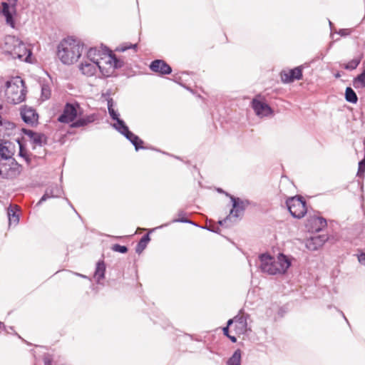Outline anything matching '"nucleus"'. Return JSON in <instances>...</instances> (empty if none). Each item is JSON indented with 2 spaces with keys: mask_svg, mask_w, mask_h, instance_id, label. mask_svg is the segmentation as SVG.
Listing matches in <instances>:
<instances>
[{
  "mask_svg": "<svg viewBox=\"0 0 365 365\" xmlns=\"http://www.w3.org/2000/svg\"><path fill=\"white\" fill-rule=\"evenodd\" d=\"M343 317H344V319L348 322L346 317L344 314H343Z\"/></svg>",
  "mask_w": 365,
  "mask_h": 365,
  "instance_id": "5fc2aeb1",
  "label": "nucleus"
},
{
  "mask_svg": "<svg viewBox=\"0 0 365 365\" xmlns=\"http://www.w3.org/2000/svg\"><path fill=\"white\" fill-rule=\"evenodd\" d=\"M252 108L256 115L259 116H267L272 113V109L267 103H262L257 99L252 100Z\"/></svg>",
  "mask_w": 365,
  "mask_h": 365,
  "instance_id": "6ab92c4d",
  "label": "nucleus"
},
{
  "mask_svg": "<svg viewBox=\"0 0 365 365\" xmlns=\"http://www.w3.org/2000/svg\"><path fill=\"white\" fill-rule=\"evenodd\" d=\"M327 240L328 237L325 235L313 236L307 240L306 247L308 250L314 251L322 247Z\"/></svg>",
  "mask_w": 365,
  "mask_h": 365,
  "instance_id": "f3484780",
  "label": "nucleus"
},
{
  "mask_svg": "<svg viewBox=\"0 0 365 365\" xmlns=\"http://www.w3.org/2000/svg\"><path fill=\"white\" fill-rule=\"evenodd\" d=\"M123 135L134 145L137 151L139 149H144L143 146V141L131 131L129 130L126 133H124Z\"/></svg>",
  "mask_w": 365,
  "mask_h": 365,
  "instance_id": "b1692460",
  "label": "nucleus"
},
{
  "mask_svg": "<svg viewBox=\"0 0 365 365\" xmlns=\"http://www.w3.org/2000/svg\"><path fill=\"white\" fill-rule=\"evenodd\" d=\"M15 153V145L10 141L4 140L0 143V157L4 160L13 158Z\"/></svg>",
  "mask_w": 365,
  "mask_h": 365,
  "instance_id": "dca6fc26",
  "label": "nucleus"
},
{
  "mask_svg": "<svg viewBox=\"0 0 365 365\" xmlns=\"http://www.w3.org/2000/svg\"><path fill=\"white\" fill-rule=\"evenodd\" d=\"M79 276L82 277H86V276L83 275V274H79Z\"/></svg>",
  "mask_w": 365,
  "mask_h": 365,
  "instance_id": "6e6d98bb",
  "label": "nucleus"
},
{
  "mask_svg": "<svg viewBox=\"0 0 365 365\" xmlns=\"http://www.w3.org/2000/svg\"><path fill=\"white\" fill-rule=\"evenodd\" d=\"M178 215L180 217V218L178 219H175L173 220V222H185V223H192L190 220L187 219V218H185L183 217L182 216L185 215V213L184 212L182 211H180L178 212Z\"/></svg>",
  "mask_w": 365,
  "mask_h": 365,
  "instance_id": "a19ab883",
  "label": "nucleus"
},
{
  "mask_svg": "<svg viewBox=\"0 0 365 365\" xmlns=\"http://www.w3.org/2000/svg\"><path fill=\"white\" fill-rule=\"evenodd\" d=\"M106 264L103 260L98 261L96 264V271L94 273V278L97 282L99 283L101 279L105 277Z\"/></svg>",
  "mask_w": 365,
  "mask_h": 365,
  "instance_id": "a878e982",
  "label": "nucleus"
},
{
  "mask_svg": "<svg viewBox=\"0 0 365 365\" xmlns=\"http://www.w3.org/2000/svg\"><path fill=\"white\" fill-rule=\"evenodd\" d=\"M150 69L161 75L170 74L172 72L171 67L163 60L157 59L151 62Z\"/></svg>",
  "mask_w": 365,
  "mask_h": 365,
  "instance_id": "f8f14e48",
  "label": "nucleus"
},
{
  "mask_svg": "<svg viewBox=\"0 0 365 365\" xmlns=\"http://www.w3.org/2000/svg\"><path fill=\"white\" fill-rule=\"evenodd\" d=\"M83 49V43L72 37H68L58 44L57 56L63 63L70 65L78 61Z\"/></svg>",
  "mask_w": 365,
  "mask_h": 365,
  "instance_id": "f03ea898",
  "label": "nucleus"
},
{
  "mask_svg": "<svg viewBox=\"0 0 365 365\" xmlns=\"http://www.w3.org/2000/svg\"><path fill=\"white\" fill-rule=\"evenodd\" d=\"M5 91L7 101L12 104L23 102L27 93L24 81L20 77H16L6 83Z\"/></svg>",
  "mask_w": 365,
  "mask_h": 365,
  "instance_id": "7ed1b4c3",
  "label": "nucleus"
},
{
  "mask_svg": "<svg viewBox=\"0 0 365 365\" xmlns=\"http://www.w3.org/2000/svg\"><path fill=\"white\" fill-rule=\"evenodd\" d=\"M150 240V239L149 235H144L140 239V240L138 242L135 247V252L138 254H140L145 249Z\"/></svg>",
  "mask_w": 365,
  "mask_h": 365,
  "instance_id": "bb28decb",
  "label": "nucleus"
},
{
  "mask_svg": "<svg viewBox=\"0 0 365 365\" xmlns=\"http://www.w3.org/2000/svg\"><path fill=\"white\" fill-rule=\"evenodd\" d=\"M250 315L248 314L240 313L235 317V331L239 334H245L247 330V319Z\"/></svg>",
  "mask_w": 365,
  "mask_h": 365,
  "instance_id": "9b49d317",
  "label": "nucleus"
},
{
  "mask_svg": "<svg viewBox=\"0 0 365 365\" xmlns=\"http://www.w3.org/2000/svg\"><path fill=\"white\" fill-rule=\"evenodd\" d=\"M346 100L352 103H356L358 101L357 96L355 91L350 87H347L345 91Z\"/></svg>",
  "mask_w": 365,
  "mask_h": 365,
  "instance_id": "2f4dec72",
  "label": "nucleus"
},
{
  "mask_svg": "<svg viewBox=\"0 0 365 365\" xmlns=\"http://www.w3.org/2000/svg\"><path fill=\"white\" fill-rule=\"evenodd\" d=\"M102 55H105V53L96 48H91L87 52V61L95 63L96 61H102L103 63L106 56L103 57Z\"/></svg>",
  "mask_w": 365,
  "mask_h": 365,
  "instance_id": "5701e85b",
  "label": "nucleus"
},
{
  "mask_svg": "<svg viewBox=\"0 0 365 365\" xmlns=\"http://www.w3.org/2000/svg\"><path fill=\"white\" fill-rule=\"evenodd\" d=\"M233 322H235V318H234V319H229V320L227 321V327L229 328V327H230L232 324H233Z\"/></svg>",
  "mask_w": 365,
  "mask_h": 365,
  "instance_id": "de8ad7c7",
  "label": "nucleus"
},
{
  "mask_svg": "<svg viewBox=\"0 0 365 365\" xmlns=\"http://www.w3.org/2000/svg\"><path fill=\"white\" fill-rule=\"evenodd\" d=\"M31 53L27 46L22 41H20L19 45L16 47L11 56L14 58H19L28 62Z\"/></svg>",
  "mask_w": 365,
  "mask_h": 365,
  "instance_id": "9d476101",
  "label": "nucleus"
},
{
  "mask_svg": "<svg viewBox=\"0 0 365 365\" xmlns=\"http://www.w3.org/2000/svg\"><path fill=\"white\" fill-rule=\"evenodd\" d=\"M7 214L9 225H11L12 223H14V225H17L19 221V217L11 207L8 208Z\"/></svg>",
  "mask_w": 365,
  "mask_h": 365,
  "instance_id": "72a5a7b5",
  "label": "nucleus"
},
{
  "mask_svg": "<svg viewBox=\"0 0 365 365\" xmlns=\"http://www.w3.org/2000/svg\"><path fill=\"white\" fill-rule=\"evenodd\" d=\"M47 140L48 138L46 135L41 133H36L31 142L35 145L42 146L47 143Z\"/></svg>",
  "mask_w": 365,
  "mask_h": 365,
  "instance_id": "7c9ffc66",
  "label": "nucleus"
},
{
  "mask_svg": "<svg viewBox=\"0 0 365 365\" xmlns=\"http://www.w3.org/2000/svg\"><path fill=\"white\" fill-rule=\"evenodd\" d=\"M0 175H1L3 178H6V173H4V171L1 169H0Z\"/></svg>",
  "mask_w": 365,
  "mask_h": 365,
  "instance_id": "09e8293b",
  "label": "nucleus"
},
{
  "mask_svg": "<svg viewBox=\"0 0 365 365\" xmlns=\"http://www.w3.org/2000/svg\"><path fill=\"white\" fill-rule=\"evenodd\" d=\"M20 39L14 36H6L1 43L2 50L10 55L14 52L16 47L19 45Z\"/></svg>",
  "mask_w": 365,
  "mask_h": 365,
  "instance_id": "2eb2a0df",
  "label": "nucleus"
},
{
  "mask_svg": "<svg viewBox=\"0 0 365 365\" xmlns=\"http://www.w3.org/2000/svg\"><path fill=\"white\" fill-rule=\"evenodd\" d=\"M19 146V155L22 158H24L28 163L29 162V158L28 155L26 154L24 147L23 144L21 143L20 139L16 140Z\"/></svg>",
  "mask_w": 365,
  "mask_h": 365,
  "instance_id": "e433bc0d",
  "label": "nucleus"
},
{
  "mask_svg": "<svg viewBox=\"0 0 365 365\" xmlns=\"http://www.w3.org/2000/svg\"><path fill=\"white\" fill-rule=\"evenodd\" d=\"M358 259H359V262L365 264V253H361L359 256Z\"/></svg>",
  "mask_w": 365,
  "mask_h": 365,
  "instance_id": "a18cd8bd",
  "label": "nucleus"
},
{
  "mask_svg": "<svg viewBox=\"0 0 365 365\" xmlns=\"http://www.w3.org/2000/svg\"><path fill=\"white\" fill-rule=\"evenodd\" d=\"M286 205L290 214L295 218L300 219L307 213L306 202L302 197H290L287 200Z\"/></svg>",
  "mask_w": 365,
  "mask_h": 365,
  "instance_id": "423d86ee",
  "label": "nucleus"
},
{
  "mask_svg": "<svg viewBox=\"0 0 365 365\" xmlns=\"http://www.w3.org/2000/svg\"><path fill=\"white\" fill-rule=\"evenodd\" d=\"M111 249L114 252H118L123 254L128 252V247L126 246L120 245L119 244L113 245Z\"/></svg>",
  "mask_w": 365,
  "mask_h": 365,
  "instance_id": "58836bf2",
  "label": "nucleus"
},
{
  "mask_svg": "<svg viewBox=\"0 0 365 365\" xmlns=\"http://www.w3.org/2000/svg\"><path fill=\"white\" fill-rule=\"evenodd\" d=\"M223 334L227 336L232 342L237 341V338L235 336L230 335L229 328L227 327L223 328Z\"/></svg>",
  "mask_w": 365,
  "mask_h": 365,
  "instance_id": "37998d69",
  "label": "nucleus"
},
{
  "mask_svg": "<svg viewBox=\"0 0 365 365\" xmlns=\"http://www.w3.org/2000/svg\"><path fill=\"white\" fill-rule=\"evenodd\" d=\"M11 160V165L9 169L6 168V178H15L21 172V165H19L14 158L10 159Z\"/></svg>",
  "mask_w": 365,
  "mask_h": 365,
  "instance_id": "4be33fe9",
  "label": "nucleus"
},
{
  "mask_svg": "<svg viewBox=\"0 0 365 365\" xmlns=\"http://www.w3.org/2000/svg\"><path fill=\"white\" fill-rule=\"evenodd\" d=\"M79 109L80 106L78 103H67L62 114L58 117V120L64 123L73 122L77 117Z\"/></svg>",
  "mask_w": 365,
  "mask_h": 365,
  "instance_id": "0eeeda50",
  "label": "nucleus"
},
{
  "mask_svg": "<svg viewBox=\"0 0 365 365\" xmlns=\"http://www.w3.org/2000/svg\"><path fill=\"white\" fill-rule=\"evenodd\" d=\"M108 110L110 118L116 120L119 118V113L113 108V100L112 98L108 99Z\"/></svg>",
  "mask_w": 365,
  "mask_h": 365,
  "instance_id": "473e14b6",
  "label": "nucleus"
},
{
  "mask_svg": "<svg viewBox=\"0 0 365 365\" xmlns=\"http://www.w3.org/2000/svg\"><path fill=\"white\" fill-rule=\"evenodd\" d=\"M329 24L331 29H332L333 24L330 21H329Z\"/></svg>",
  "mask_w": 365,
  "mask_h": 365,
  "instance_id": "603ef678",
  "label": "nucleus"
},
{
  "mask_svg": "<svg viewBox=\"0 0 365 365\" xmlns=\"http://www.w3.org/2000/svg\"><path fill=\"white\" fill-rule=\"evenodd\" d=\"M61 192L62 190L58 185L54 184L50 185L46 188L45 193L41 197L40 200L38 202L36 205H41L42 202H43L44 201L49 198L60 197Z\"/></svg>",
  "mask_w": 365,
  "mask_h": 365,
  "instance_id": "aec40b11",
  "label": "nucleus"
},
{
  "mask_svg": "<svg viewBox=\"0 0 365 365\" xmlns=\"http://www.w3.org/2000/svg\"><path fill=\"white\" fill-rule=\"evenodd\" d=\"M115 121L116 123L113 125V127L120 133L124 135V133H126L129 131L128 127L125 125V122L122 119L118 118Z\"/></svg>",
  "mask_w": 365,
  "mask_h": 365,
  "instance_id": "c756f323",
  "label": "nucleus"
},
{
  "mask_svg": "<svg viewBox=\"0 0 365 365\" xmlns=\"http://www.w3.org/2000/svg\"><path fill=\"white\" fill-rule=\"evenodd\" d=\"M242 352L240 349H237L232 356L227 360V365H241Z\"/></svg>",
  "mask_w": 365,
  "mask_h": 365,
  "instance_id": "c85d7f7f",
  "label": "nucleus"
},
{
  "mask_svg": "<svg viewBox=\"0 0 365 365\" xmlns=\"http://www.w3.org/2000/svg\"><path fill=\"white\" fill-rule=\"evenodd\" d=\"M18 0H9V3L3 2L1 4L2 10L1 13L6 18V24L14 27V20L13 15L16 13V5Z\"/></svg>",
  "mask_w": 365,
  "mask_h": 365,
  "instance_id": "1a4fd4ad",
  "label": "nucleus"
},
{
  "mask_svg": "<svg viewBox=\"0 0 365 365\" xmlns=\"http://www.w3.org/2000/svg\"><path fill=\"white\" fill-rule=\"evenodd\" d=\"M361 62V57L355 58L348 62L347 63L344 64L343 68L346 70L352 71L356 69Z\"/></svg>",
  "mask_w": 365,
  "mask_h": 365,
  "instance_id": "f704fd0d",
  "label": "nucleus"
},
{
  "mask_svg": "<svg viewBox=\"0 0 365 365\" xmlns=\"http://www.w3.org/2000/svg\"><path fill=\"white\" fill-rule=\"evenodd\" d=\"M327 225L326 219L322 217H314L308 221V227L312 232L322 231Z\"/></svg>",
  "mask_w": 365,
  "mask_h": 365,
  "instance_id": "412c9836",
  "label": "nucleus"
},
{
  "mask_svg": "<svg viewBox=\"0 0 365 365\" xmlns=\"http://www.w3.org/2000/svg\"><path fill=\"white\" fill-rule=\"evenodd\" d=\"M51 97V89L48 85H41V98L43 101L48 100Z\"/></svg>",
  "mask_w": 365,
  "mask_h": 365,
  "instance_id": "c9c22d12",
  "label": "nucleus"
},
{
  "mask_svg": "<svg viewBox=\"0 0 365 365\" xmlns=\"http://www.w3.org/2000/svg\"><path fill=\"white\" fill-rule=\"evenodd\" d=\"M338 34L341 36H346L351 34V30L348 29H340Z\"/></svg>",
  "mask_w": 365,
  "mask_h": 365,
  "instance_id": "c03bdc74",
  "label": "nucleus"
},
{
  "mask_svg": "<svg viewBox=\"0 0 365 365\" xmlns=\"http://www.w3.org/2000/svg\"><path fill=\"white\" fill-rule=\"evenodd\" d=\"M217 192H220V193H224L225 195H226V193H227L226 192H225V191H224L222 189H221V188H218V189H217Z\"/></svg>",
  "mask_w": 365,
  "mask_h": 365,
  "instance_id": "8fccbe9b",
  "label": "nucleus"
},
{
  "mask_svg": "<svg viewBox=\"0 0 365 365\" xmlns=\"http://www.w3.org/2000/svg\"><path fill=\"white\" fill-rule=\"evenodd\" d=\"M16 125L6 120H0V141L15 133Z\"/></svg>",
  "mask_w": 365,
  "mask_h": 365,
  "instance_id": "a211bd4d",
  "label": "nucleus"
},
{
  "mask_svg": "<svg viewBox=\"0 0 365 365\" xmlns=\"http://www.w3.org/2000/svg\"><path fill=\"white\" fill-rule=\"evenodd\" d=\"M20 115L23 121L31 126H34L38 123V115L36 110L31 107L27 106L21 107Z\"/></svg>",
  "mask_w": 365,
  "mask_h": 365,
  "instance_id": "6e6552de",
  "label": "nucleus"
},
{
  "mask_svg": "<svg viewBox=\"0 0 365 365\" xmlns=\"http://www.w3.org/2000/svg\"><path fill=\"white\" fill-rule=\"evenodd\" d=\"M365 173V159H362L359 163L357 176L364 177Z\"/></svg>",
  "mask_w": 365,
  "mask_h": 365,
  "instance_id": "ea45409f",
  "label": "nucleus"
},
{
  "mask_svg": "<svg viewBox=\"0 0 365 365\" xmlns=\"http://www.w3.org/2000/svg\"><path fill=\"white\" fill-rule=\"evenodd\" d=\"M259 259L262 272L271 275L284 274L291 265L290 260L284 254H279L277 258L268 254H262Z\"/></svg>",
  "mask_w": 365,
  "mask_h": 365,
  "instance_id": "f257e3e1",
  "label": "nucleus"
},
{
  "mask_svg": "<svg viewBox=\"0 0 365 365\" xmlns=\"http://www.w3.org/2000/svg\"><path fill=\"white\" fill-rule=\"evenodd\" d=\"M21 131L30 138L31 141L36 134V132L26 128H22Z\"/></svg>",
  "mask_w": 365,
  "mask_h": 365,
  "instance_id": "79ce46f5",
  "label": "nucleus"
},
{
  "mask_svg": "<svg viewBox=\"0 0 365 365\" xmlns=\"http://www.w3.org/2000/svg\"><path fill=\"white\" fill-rule=\"evenodd\" d=\"M302 78V70L301 67H297L289 70L288 72L282 71L281 73V79L284 83H291L295 80Z\"/></svg>",
  "mask_w": 365,
  "mask_h": 365,
  "instance_id": "4468645a",
  "label": "nucleus"
},
{
  "mask_svg": "<svg viewBox=\"0 0 365 365\" xmlns=\"http://www.w3.org/2000/svg\"><path fill=\"white\" fill-rule=\"evenodd\" d=\"M96 120V115L94 114L86 115L83 118H81L76 121H73L71 127V128H79V127H83L89 123H91L94 122Z\"/></svg>",
  "mask_w": 365,
  "mask_h": 365,
  "instance_id": "393cba45",
  "label": "nucleus"
},
{
  "mask_svg": "<svg viewBox=\"0 0 365 365\" xmlns=\"http://www.w3.org/2000/svg\"><path fill=\"white\" fill-rule=\"evenodd\" d=\"M226 196L229 197L232 202V209L230 210V214L222 220L219 221V224L225 225L228 220L232 218H238L243 215L246 207L250 205L248 200H242L240 197H235L233 195L226 193Z\"/></svg>",
  "mask_w": 365,
  "mask_h": 365,
  "instance_id": "20e7f679",
  "label": "nucleus"
},
{
  "mask_svg": "<svg viewBox=\"0 0 365 365\" xmlns=\"http://www.w3.org/2000/svg\"><path fill=\"white\" fill-rule=\"evenodd\" d=\"M340 76H341V75H340L339 73H337L335 75V77H336V78H339Z\"/></svg>",
  "mask_w": 365,
  "mask_h": 365,
  "instance_id": "864d4df0",
  "label": "nucleus"
},
{
  "mask_svg": "<svg viewBox=\"0 0 365 365\" xmlns=\"http://www.w3.org/2000/svg\"><path fill=\"white\" fill-rule=\"evenodd\" d=\"M3 328L4 330H6V327L4 324L3 322H0V329Z\"/></svg>",
  "mask_w": 365,
  "mask_h": 365,
  "instance_id": "3c124183",
  "label": "nucleus"
},
{
  "mask_svg": "<svg viewBox=\"0 0 365 365\" xmlns=\"http://www.w3.org/2000/svg\"><path fill=\"white\" fill-rule=\"evenodd\" d=\"M79 69L81 73L87 76H94L98 69L101 75L104 77H109L112 75V71L109 69H105L102 61H96L95 63L85 61L79 66Z\"/></svg>",
  "mask_w": 365,
  "mask_h": 365,
  "instance_id": "39448f33",
  "label": "nucleus"
},
{
  "mask_svg": "<svg viewBox=\"0 0 365 365\" xmlns=\"http://www.w3.org/2000/svg\"><path fill=\"white\" fill-rule=\"evenodd\" d=\"M108 55L106 56V60L104 61V63L106 64L109 65L108 68H106L105 69H109L112 71V74L113 73L115 69L116 68H120L123 67L124 66V61L118 58L115 54L113 53L112 51H107Z\"/></svg>",
  "mask_w": 365,
  "mask_h": 365,
  "instance_id": "ddd939ff",
  "label": "nucleus"
},
{
  "mask_svg": "<svg viewBox=\"0 0 365 365\" xmlns=\"http://www.w3.org/2000/svg\"><path fill=\"white\" fill-rule=\"evenodd\" d=\"M353 86L355 88H365V70L354 78Z\"/></svg>",
  "mask_w": 365,
  "mask_h": 365,
  "instance_id": "cd10ccee",
  "label": "nucleus"
},
{
  "mask_svg": "<svg viewBox=\"0 0 365 365\" xmlns=\"http://www.w3.org/2000/svg\"><path fill=\"white\" fill-rule=\"evenodd\" d=\"M137 48V43L132 44V43H125L124 46H120L115 48V51L124 52L127 51L129 48H134L135 49Z\"/></svg>",
  "mask_w": 365,
  "mask_h": 365,
  "instance_id": "4c0bfd02",
  "label": "nucleus"
},
{
  "mask_svg": "<svg viewBox=\"0 0 365 365\" xmlns=\"http://www.w3.org/2000/svg\"><path fill=\"white\" fill-rule=\"evenodd\" d=\"M44 365H51V361L48 358H45Z\"/></svg>",
  "mask_w": 365,
  "mask_h": 365,
  "instance_id": "49530a36",
  "label": "nucleus"
}]
</instances>
